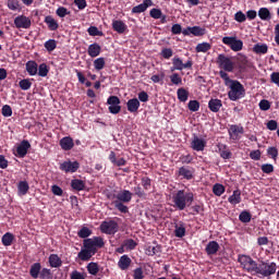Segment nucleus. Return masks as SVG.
Masks as SVG:
<instances>
[{
    "instance_id": "obj_46",
    "label": "nucleus",
    "mask_w": 279,
    "mask_h": 279,
    "mask_svg": "<svg viewBox=\"0 0 279 279\" xmlns=\"http://www.w3.org/2000/svg\"><path fill=\"white\" fill-rule=\"evenodd\" d=\"M239 220L242 223H250V221H252V214L247 210H243L240 215H239Z\"/></svg>"
},
{
    "instance_id": "obj_26",
    "label": "nucleus",
    "mask_w": 279,
    "mask_h": 279,
    "mask_svg": "<svg viewBox=\"0 0 279 279\" xmlns=\"http://www.w3.org/2000/svg\"><path fill=\"white\" fill-rule=\"evenodd\" d=\"M112 29L113 32H117V34H125V31L128 29V25L121 20H113Z\"/></svg>"
},
{
    "instance_id": "obj_22",
    "label": "nucleus",
    "mask_w": 279,
    "mask_h": 279,
    "mask_svg": "<svg viewBox=\"0 0 279 279\" xmlns=\"http://www.w3.org/2000/svg\"><path fill=\"white\" fill-rule=\"evenodd\" d=\"M126 108L129 112L134 114L138 112V108H141V101L138 100V98H131L126 102Z\"/></svg>"
},
{
    "instance_id": "obj_63",
    "label": "nucleus",
    "mask_w": 279,
    "mask_h": 279,
    "mask_svg": "<svg viewBox=\"0 0 279 279\" xmlns=\"http://www.w3.org/2000/svg\"><path fill=\"white\" fill-rule=\"evenodd\" d=\"M70 279H86V272H80L77 270H73L70 274Z\"/></svg>"
},
{
    "instance_id": "obj_28",
    "label": "nucleus",
    "mask_w": 279,
    "mask_h": 279,
    "mask_svg": "<svg viewBox=\"0 0 279 279\" xmlns=\"http://www.w3.org/2000/svg\"><path fill=\"white\" fill-rule=\"evenodd\" d=\"M44 22L47 24L48 29H50V32H56L58 27H60V24H58V21H56V19H53V16L51 15H47Z\"/></svg>"
},
{
    "instance_id": "obj_44",
    "label": "nucleus",
    "mask_w": 279,
    "mask_h": 279,
    "mask_svg": "<svg viewBox=\"0 0 279 279\" xmlns=\"http://www.w3.org/2000/svg\"><path fill=\"white\" fill-rule=\"evenodd\" d=\"M14 241V234L7 232L4 235H2V245L5 247H9V245H12Z\"/></svg>"
},
{
    "instance_id": "obj_19",
    "label": "nucleus",
    "mask_w": 279,
    "mask_h": 279,
    "mask_svg": "<svg viewBox=\"0 0 279 279\" xmlns=\"http://www.w3.org/2000/svg\"><path fill=\"white\" fill-rule=\"evenodd\" d=\"M59 145L63 151H71L75 147V143L71 136H65L60 140Z\"/></svg>"
},
{
    "instance_id": "obj_36",
    "label": "nucleus",
    "mask_w": 279,
    "mask_h": 279,
    "mask_svg": "<svg viewBox=\"0 0 279 279\" xmlns=\"http://www.w3.org/2000/svg\"><path fill=\"white\" fill-rule=\"evenodd\" d=\"M177 97H178L179 101H181L182 104H185V101H189V90H186L183 87H180L177 90Z\"/></svg>"
},
{
    "instance_id": "obj_27",
    "label": "nucleus",
    "mask_w": 279,
    "mask_h": 279,
    "mask_svg": "<svg viewBox=\"0 0 279 279\" xmlns=\"http://www.w3.org/2000/svg\"><path fill=\"white\" fill-rule=\"evenodd\" d=\"M89 58H97L101 53V46L97 43L90 44L87 48Z\"/></svg>"
},
{
    "instance_id": "obj_55",
    "label": "nucleus",
    "mask_w": 279,
    "mask_h": 279,
    "mask_svg": "<svg viewBox=\"0 0 279 279\" xmlns=\"http://www.w3.org/2000/svg\"><path fill=\"white\" fill-rule=\"evenodd\" d=\"M113 204L117 210H119L120 213H123L124 215L130 213V208H128V206L124 205L122 202L114 201Z\"/></svg>"
},
{
    "instance_id": "obj_51",
    "label": "nucleus",
    "mask_w": 279,
    "mask_h": 279,
    "mask_svg": "<svg viewBox=\"0 0 279 279\" xmlns=\"http://www.w3.org/2000/svg\"><path fill=\"white\" fill-rule=\"evenodd\" d=\"M137 245L138 243H136V241H134L133 239H126L123 241V247H125V250H136Z\"/></svg>"
},
{
    "instance_id": "obj_18",
    "label": "nucleus",
    "mask_w": 279,
    "mask_h": 279,
    "mask_svg": "<svg viewBox=\"0 0 279 279\" xmlns=\"http://www.w3.org/2000/svg\"><path fill=\"white\" fill-rule=\"evenodd\" d=\"M117 202H122L123 204H130L132 202V197H134V194L130 192V190H123L120 193L117 194Z\"/></svg>"
},
{
    "instance_id": "obj_13",
    "label": "nucleus",
    "mask_w": 279,
    "mask_h": 279,
    "mask_svg": "<svg viewBox=\"0 0 279 279\" xmlns=\"http://www.w3.org/2000/svg\"><path fill=\"white\" fill-rule=\"evenodd\" d=\"M245 130L243 125L231 124L229 128V136L231 141H240L241 134H244Z\"/></svg>"
},
{
    "instance_id": "obj_14",
    "label": "nucleus",
    "mask_w": 279,
    "mask_h": 279,
    "mask_svg": "<svg viewBox=\"0 0 279 279\" xmlns=\"http://www.w3.org/2000/svg\"><path fill=\"white\" fill-rule=\"evenodd\" d=\"M204 36L206 34V28H202V26H187L183 29V36Z\"/></svg>"
},
{
    "instance_id": "obj_12",
    "label": "nucleus",
    "mask_w": 279,
    "mask_h": 279,
    "mask_svg": "<svg viewBox=\"0 0 279 279\" xmlns=\"http://www.w3.org/2000/svg\"><path fill=\"white\" fill-rule=\"evenodd\" d=\"M108 110L111 114H119L121 112V99L118 96H109L107 99Z\"/></svg>"
},
{
    "instance_id": "obj_7",
    "label": "nucleus",
    "mask_w": 279,
    "mask_h": 279,
    "mask_svg": "<svg viewBox=\"0 0 279 279\" xmlns=\"http://www.w3.org/2000/svg\"><path fill=\"white\" fill-rule=\"evenodd\" d=\"M217 64H219L220 69H223L227 73H232V71H234V62L223 53L218 56Z\"/></svg>"
},
{
    "instance_id": "obj_20",
    "label": "nucleus",
    "mask_w": 279,
    "mask_h": 279,
    "mask_svg": "<svg viewBox=\"0 0 279 279\" xmlns=\"http://www.w3.org/2000/svg\"><path fill=\"white\" fill-rule=\"evenodd\" d=\"M32 147L28 141H22L21 144L16 148V154L19 158H25L27 156V150Z\"/></svg>"
},
{
    "instance_id": "obj_49",
    "label": "nucleus",
    "mask_w": 279,
    "mask_h": 279,
    "mask_svg": "<svg viewBox=\"0 0 279 279\" xmlns=\"http://www.w3.org/2000/svg\"><path fill=\"white\" fill-rule=\"evenodd\" d=\"M211 46L209 43H202L196 46V52L197 53H206L207 51H210Z\"/></svg>"
},
{
    "instance_id": "obj_30",
    "label": "nucleus",
    "mask_w": 279,
    "mask_h": 279,
    "mask_svg": "<svg viewBox=\"0 0 279 279\" xmlns=\"http://www.w3.org/2000/svg\"><path fill=\"white\" fill-rule=\"evenodd\" d=\"M49 265L52 268L58 269V267H62V259L58 254H51L48 258Z\"/></svg>"
},
{
    "instance_id": "obj_61",
    "label": "nucleus",
    "mask_w": 279,
    "mask_h": 279,
    "mask_svg": "<svg viewBox=\"0 0 279 279\" xmlns=\"http://www.w3.org/2000/svg\"><path fill=\"white\" fill-rule=\"evenodd\" d=\"M271 108V102L267 99H262L259 101V110H263L264 112H267Z\"/></svg>"
},
{
    "instance_id": "obj_24",
    "label": "nucleus",
    "mask_w": 279,
    "mask_h": 279,
    "mask_svg": "<svg viewBox=\"0 0 279 279\" xmlns=\"http://www.w3.org/2000/svg\"><path fill=\"white\" fill-rule=\"evenodd\" d=\"M132 265V258L128 255H122L118 262V267L121 269V271H125L130 269V266Z\"/></svg>"
},
{
    "instance_id": "obj_25",
    "label": "nucleus",
    "mask_w": 279,
    "mask_h": 279,
    "mask_svg": "<svg viewBox=\"0 0 279 279\" xmlns=\"http://www.w3.org/2000/svg\"><path fill=\"white\" fill-rule=\"evenodd\" d=\"M222 107H223V102L219 98H211L208 101V108L210 112H219V110H221Z\"/></svg>"
},
{
    "instance_id": "obj_23",
    "label": "nucleus",
    "mask_w": 279,
    "mask_h": 279,
    "mask_svg": "<svg viewBox=\"0 0 279 279\" xmlns=\"http://www.w3.org/2000/svg\"><path fill=\"white\" fill-rule=\"evenodd\" d=\"M219 242L217 241H209L205 247V252L207 256H215L217 252H219Z\"/></svg>"
},
{
    "instance_id": "obj_37",
    "label": "nucleus",
    "mask_w": 279,
    "mask_h": 279,
    "mask_svg": "<svg viewBox=\"0 0 279 279\" xmlns=\"http://www.w3.org/2000/svg\"><path fill=\"white\" fill-rule=\"evenodd\" d=\"M7 7L9 10H12L13 12H21V0H8Z\"/></svg>"
},
{
    "instance_id": "obj_52",
    "label": "nucleus",
    "mask_w": 279,
    "mask_h": 279,
    "mask_svg": "<svg viewBox=\"0 0 279 279\" xmlns=\"http://www.w3.org/2000/svg\"><path fill=\"white\" fill-rule=\"evenodd\" d=\"M44 47L51 53V51H56L58 43L56 41V39H49L44 44Z\"/></svg>"
},
{
    "instance_id": "obj_43",
    "label": "nucleus",
    "mask_w": 279,
    "mask_h": 279,
    "mask_svg": "<svg viewBox=\"0 0 279 279\" xmlns=\"http://www.w3.org/2000/svg\"><path fill=\"white\" fill-rule=\"evenodd\" d=\"M87 271L90 276H97L99 274V264L92 262L87 265Z\"/></svg>"
},
{
    "instance_id": "obj_40",
    "label": "nucleus",
    "mask_w": 279,
    "mask_h": 279,
    "mask_svg": "<svg viewBox=\"0 0 279 279\" xmlns=\"http://www.w3.org/2000/svg\"><path fill=\"white\" fill-rule=\"evenodd\" d=\"M17 191L20 195H27L29 191V183H27V181H20L17 184Z\"/></svg>"
},
{
    "instance_id": "obj_3",
    "label": "nucleus",
    "mask_w": 279,
    "mask_h": 279,
    "mask_svg": "<svg viewBox=\"0 0 279 279\" xmlns=\"http://www.w3.org/2000/svg\"><path fill=\"white\" fill-rule=\"evenodd\" d=\"M276 269H278L276 263L262 260L257 264L256 275L262 276L263 278H269V276L276 274Z\"/></svg>"
},
{
    "instance_id": "obj_64",
    "label": "nucleus",
    "mask_w": 279,
    "mask_h": 279,
    "mask_svg": "<svg viewBox=\"0 0 279 279\" xmlns=\"http://www.w3.org/2000/svg\"><path fill=\"white\" fill-rule=\"evenodd\" d=\"M133 278L134 279H143L145 275H143V268L138 267L133 270Z\"/></svg>"
},
{
    "instance_id": "obj_53",
    "label": "nucleus",
    "mask_w": 279,
    "mask_h": 279,
    "mask_svg": "<svg viewBox=\"0 0 279 279\" xmlns=\"http://www.w3.org/2000/svg\"><path fill=\"white\" fill-rule=\"evenodd\" d=\"M21 90H29L32 88V81L29 78H23L19 82Z\"/></svg>"
},
{
    "instance_id": "obj_42",
    "label": "nucleus",
    "mask_w": 279,
    "mask_h": 279,
    "mask_svg": "<svg viewBox=\"0 0 279 279\" xmlns=\"http://www.w3.org/2000/svg\"><path fill=\"white\" fill-rule=\"evenodd\" d=\"M214 195H217V197H221L226 193V186L220 183H216L213 187Z\"/></svg>"
},
{
    "instance_id": "obj_16",
    "label": "nucleus",
    "mask_w": 279,
    "mask_h": 279,
    "mask_svg": "<svg viewBox=\"0 0 279 279\" xmlns=\"http://www.w3.org/2000/svg\"><path fill=\"white\" fill-rule=\"evenodd\" d=\"M191 147L194 151H204V149H206V140L194 136L191 142Z\"/></svg>"
},
{
    "instance_id": "obj_10",
    "label": "nucleus",
    "mask_w": 279,
    "mask_h": 279,
    "mask_svg": "<svg viewBox=\"0 0 279 279\" xmlns=\"http://www.w3.org/2000/svg\"><path fill=\"white\" fill-rule=\"evenodd\" d=\"M59 169L63 171V173H76L80 169V162L77 160L71 161L68 159L59 165Z\"/></svg>"
},
{
    "instance_id": "obj_1",
    "label": "nucleus",
    "mask_w": 279,
    "mask_h": 279,
    "mask_svg": "<svg viewBox=\"0 0 279 279\" xmlns=\"http://www.w3.org/2000/svg\"><path fill=\"white\" fill-rule=\"evenodd\" d=\"M195 201V194L186 190H178L172 193L171 206L177 210H185L186 207L191 206Z\"/></svg>"
},
{
    "instance_id": "obj_50",
    "label": "nucleus",
    "mask_w": 279,
    "mask_h": 279,
    "mask_svg": "<svg viewBox=\"0 0 279 279\" xmlns=\"http://www.w3.org/2000/svg\"><path fill=\"white\" fill-rule=\"evenodd\" d=\"M133 192L136 197H140V199H145V197H147V193H145V190H143V187H141V185L134 186L133 187Z\"/></svg>"
},
{
    "instance_id": "obj_54",
    "label": "nucleus",
    "mask_w": 279,
    "mask_h": 279,
    "mask_svg": "<svg viewBox=\"0 0 279 279\" xmlns=\"http://www.w3.org/2000/svg\"><path fill=\"white\" fill-rule=\"evenodd\" d=\"M171 84L174 86H182V76H180L178 73H173L169 76Z\"/></svg>"
},
{
    "instance_id": "obj_45",
    "label": "nucleus",
    "mask_w": 279,
    "mask_h": 279,
    "mask_svg": "<svg viewBox=\"0 0 279 279\" xmlns=\"http://www.w3.org/2000/svg\"><path fill=\"white\" fill-rule=\"evenodd\" d=\"M105 66H106V58L100 57L94 61V69L96 71H102V69H105Z\"/></svg>"
},
{
    "instance_id": "obj_15",
    "label": "nucleus",
    "mask_w": 279,
    "mask_h": 279,
    "mask_svg": "<svg viewBox=\"0 0 279 279\" xmlns=\"http://www.w3.org/2000/svg\"><path fill=\"white\" fill-rule=\"evenodd\" d=\"M154 5V1L151 0H143V3L132 8V14H143V12H147V8H151Z\"/></svg>"
},
{
    "instance_id": "obj_62",
    "label": "nucleus",
    "mask_w": 279,
    "mask_h": 279,
    "mask_svg": "<svg viewBox=\"0 0 279 279\" xmlns=\"http://www.w3.org/2000/svg\"><path fill=\"white\" fill-rule=\"evenodd\" d=\"M149 15L151 19L158 20L162 17V10L154 8L149 11Z\"/></svg>"
},
{
    "instance_id": "obj_21",
    "label": "nucleus",
    "mask_w": 279,
    "mask_h": 279,
    "mask_svg": "<svg viewBox=\"0 0 279 279\" xmlns=\"http://www.w3.org/2000/svg\"><path fill=\"white\" fill-rule=\"evenodd\" d=\"M218 154H220V158L223 160H230L232 158V151L228 148V145L219 143L217 145Z\"/></svg>"
},
{
    "instance_id": "obj_57",
    "label": "nucleus",
    "mask_w": 279,
    "mask_h": 279,
    "mask_svg": "<svg viewBox=\"0 0 279 279\" xmlns=\"http://www.w3.org/2000/svg\"><path fill=\"white\" fill-rule=\"evenodd\" d=\"M267 156L272 160H278V148L270 146L267 148Z\"/></svg>"
},
{
    "instance_id": "obj_59",
    "label": "nucleus",
    "mask_w": 279,
    "mask_h": 279,
    "mask_svg": "<svg viewBox=\"0 0 279 279\" xmlns=\"http://www.w3.org/2000/svg\"><path fill=\"white\" fill-rule=\"evenodd\" d=\"M160 56L165 60H169L170 58L173 57V49H171V48H163V49H161Z\"/></svg>"
},
{
    "instance_id": "obj_11",
    "label": "nucleus",
    "mask_w": 279,
    "mask_h": 279,
    "mask_svg": "<svg viewBox=\"0 0 279 279\" xmlns=\"http://www.w3.org/2000/svg\"><path fill=\"white\" fill-rule=\"evenodd\" d=\"M16 29H29L32 27V19L26 15H17L13 21Z\"/></svg>"
},
{
    "instance_id": "obj_8",
    "label": "nucleus",
    "mask_w": 279,
    "mask_h": 279,
    "mask_svg": "<svg viewBox=\"0 0 279 279\" xmlns=\"http://www.w3.org/2000/svg\"><path fill=\"white\" fill-rule=\"evenodd\" d=\"M102 234H117L119 232V223L114 220H105L100 225Z\"/></svg>"
},
{
    "instance_id": "obj_6",
    "label": "nucleus",
    "mask_w": 279,
    "mask_h": 279,
    "mask_svg": "<svg viewBox=\"0 0 279 279\" xmlns=\"http://www.w3.org/2000/svg\"><path fill=\"white\" fill-rule=\"evenodd\" d=\"M184 69H193V60L189 59L184 63L182 62V59H180V57H174L172 59V66L170 68L171 73H173V71H184Z\"/></svg>"
},
{
    "instance_id": "obj_38",
    "label": "nucleus",
    "mask_w": 279,
    "mask_h": 279,
    "mask_svg": "<svg viewBox=\"0 0 279 279\" xmlns=\"http://www.w3.org/2000/svg\"><path fill=\"white\" fill-rule=\"evenodd\" d=\"M179 175H181V178H184V180H193V172L187 167L179 168Z\"/></svg>"
},
{
    "instance_id": "obj_4",
    "label": "nucleus",
    "mask_w": 279,
    "mask_h": 279,
    "mask_svg": "<svg viewBox=\"0 0 279 279\" xmlns=\"http://www.w3.org/2000/svg\"><path fill=\"white\" fill-rule=\"evenodd\" d=\"M83 245L87 250H90L93 253L97 254V250H101V247H105L106 242H104V238L101 236H93L83 240Z\"/></svg>"
},
{
    "instance_id": "obj_34",
    "label": "nucleus",
    "mask_w": 279,
    "mask_h": 279,
    "mask_svg": "<svg viewBox=\"0 0 279 279\" xmlns=\"http://www.w3.org/2000/svg\"><path fill=\"white\" fill-rule=\"evenodd\" d=\"M26 71L28 73V75H37L38 74V63H36V61H28L26 63Z\"/></svg>"
},
{
    "instance_id": "obj_9",
    "label": "nucleus",
    "mask_w": 279,
    "mask_h": 279,
    "mask_svg": "<svg viewBox=\"0 0 279 279\" xmlns=\"http://www.w3.org/2000/svg\"><path fill=\"white\" fill-rule=\"evenodd\" d=\"M223 45H227V47H230L232 51H242L243 49V40L236 38V37H223L222 38Z\"/></svg>"
},
{
    "instance_id": "obj_35",
    "label": "nucleus",
    "mask_w": 279,
    "mask_h": 279,
    "mask_svg": "<svg viewBox=\"0 0 279 279\" xmlns=\"http://www.w3.org/2000/svg\"><path fill=\"white\" fill-rule=\"evenodd\" d=\"M228 202L229 204H232V206H236V204H241V191L240 190L233 191V194L229 196Z\"/></svg>"
},
{
    "instance_id": "obj_31",
    "label": "nucleus",
    "mask_w": 279,
    "mask_h": 279,
    "mask_svg": "<svg viewBox=\"0 0 279 279\" xmlns=\"http://www.w3.org/2000/svg\"><path fill=\"white\" fill-rule=\"evenodd\" d=\"M40 271H43V265H40V263H35L31 266L29 276L37 279L40 276Z\"/></svg>"
},
{
    "instance_id": "obj_39",
    "label": "nucleus",
    "mask_w": 279,
    "mask_h": 279,
    "mask_svg": "<svg viewBox=\"0 0 279 279\" xmlns=\"http://www.w3.org/2000/svg\"><path fill=\"white\" fill-rule=\"evenodd\" d=\"M253 51L257 54H265L267 53V51H269V47L267 46V44H256L253 47Z\"/></svg>"
},
{
    "instance_id": "obj_5",
    "label": "nucleus",
    "mask_w": 279,
    "mask_h": 279,
    "mask_svg": "<svg viewBox=\"0 0 279 279\" xmlns=\"http://www.w3.org/2000/svg\"><path fill=\"white\" fill-rule=\"evenodd\" d=\"M239 260L243 269H245V271L248 274H256L258 270V263H256V260H254L251 256L243 255Z\"/></svg>"
},
{
    "instance_id": "obj_48",
    "label": "nucleus",
    "mask_w": 279,
    "mask_h": 279,
    "mask_svg": "<svg viewBox=\"0 0 279 279\" xmlns=\"http://www.w3.org/2000/svg\"><path fill=\"white\" fill-rule=\"evenodd\" d=\"M37 71L39 77H47V75H49V66H47V63L39 64Z\"/></svg>"
},
{
    "instance_id": "obj_41",
    "label": "nucleus",
    "mask_w": 279,
    "mask_h": 279,
    "mask_svg": "<svg viewBox=\"0 0 279 279\" xmlns=\"http://www.w3.org/2000/svg\"><path fill=\"white\" fill-rule=\"evenodd\" d=\"M258 16L262 21H269L271 20V12L267 8H260L258 10Z\"/></svg>"
},
{
    "instance_id": "obj_47",
    "label": "nucleus",
    "mask_w": 279,
    "mask_h": 279,
    "mask_svg": "<svg viewBox=\"0 0 279 279\" xmlns=\"http://www.w3.org/2000/svg\"><path fill=\"white\" fill-rule=\"evenodd\" d=\"M90 234H93V230H90L88 227H83L77 232V236H80V239H84V240L88 239V236H90Z\"/></svg>"
},
{
    "instance_id": "obj_56",
    "label": "nucleus",
    "mask_w": 279,
    "mask_h": 279,
    "mask_svg": "<svg viewBox=\"0 0 279 279\" xmlns=\"http://www.w3.org/2000/svg\"><path fill=\"white\" fill-rule=\"evenodd\" d=\"M40 279H53V272L49 268H43L39 275Z\"/></svg>"
},
{
    "instance_id": "obj_29",
    "label": "nucleus",
    "mask_w": 279,
    "mask_h": 279,
    "mask_svg": "<svg viewBox=\"0 0 279 279\" xmlns=\"http://www.w3.org/2000/svg\"><path fill=\"white\" fill-rule=\"evenodd\" d=\"M174 235L178 239H182L183 236H186V228L184 227V222L180 221L179 225L177 223L174 226Z\"/></svg>"
},
{
    "instance_id": "obj_2",
    "label": "nucleus",
    "mask_w": 279,
    "mask_h": 279,
    "mask_svg": "<svg viewBox=\"0 0 279 279\" xmlns=\"http://www.w3.org/2000/svg\"><path fill=\"white\" fill-rule=\"evenodd\" d=\"M228 98L230 101H239L245 97V87L239 81H230Z\"/></svg>"
},
{
    "instance_id": "obj_32",
    "label": "nucleus",
    "mask_w": 279,
    "mask_h": 279,
    "mask_svg": "<svg viewBox=\"0 0 279 279\" xmlns=\"http://www.w3.org/2000/svg\"><path fill=\"white\" fill-rule=\"evenodd\" d=\"M161 253H162V246H160L159 244H156V243H155V245H149L146 248L147 256H156Z\"/></svg>"
},
{
    "instance_id": "obj_58",
    "label": "nucleus",
    "mask_w": 279,
    "mask_h": 279,
    "mask_svg": "<svg viewBox=\"0 0 279 279\" xmlns=\"http://www.w3.org/2000/svg\"><path fill=\"white\" fill-rule=\"evenodd\" d=\"M87 34H89V36H104V32L99 31L97 26H89L87 28Z\"/></svg>"
},
{
    "instance_id": "obj_33",
    "label": "nucleus",
    "mask_w": 279,
    "mask_h": 279,
    "mask_svg": "<svg viewBox=\"0 0 279 279\" xmlns=\"http://www.w3.org/2000/svg\"><path fill=\"white\" fill-rule=\"evenodd\" d=\"M71 187L73 189V191H84L86 189V182L80 179H73L71 181Z\"/></svg>"
},
{
    "instance_id": "obj_60",
    "label": "nucleus",
    "mask_w": 279,
    "mask_h": 279,
    "mask_svg": "<svg viewBox=\"0 0 279 279\" xmlns=\"http://www.w3.org/2000/svg\"><path fill=\"white\" fill-rule=\"evenodd\" d=\"M187 108L191 112H197L199 110V102L197 100H190Z\"/></svg>"
},
{
    "instance_id": "obj_17",
    "label": "nucleus",
    "mask_w": 279,
    "mask_h": 279,
    "mask_svg": "<svg viewBox=\"0 0 279 279\" xmlns=\"http://www.w3.org/2000/svg\"><path fill=\"white\" fill-rule=\"evenodd\" d=\"M94 256H95V253H93L92 250L85 247L84 244L77 254V258H80V260H83L84 263L90 260Z\"/></svg>"
}]
</instances>
